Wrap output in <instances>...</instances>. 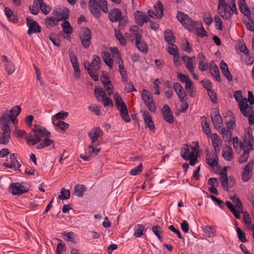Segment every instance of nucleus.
Returning a JSON list of instances; mask_svg holds the SVG:
<instances>
[{
  "instance_id": "1",
  "label": "nucleus",
  "mask_w": 254,
  "mask_h": 254,
  "mask_svg": "<svg viewBox=\"0 0 254 254\" xmlns=\"http://www.w3.org/2000/svg\"><path fill=\"white\" fill-rule=\"evenodd\" d=\"M34 134L29 135L26 139L27 143L29 145L34 146L41 141V137H50L51 133L46 128L35 125L32 129Z\"/></svg>"
},
{
  "instance_id": "2",
  "label": "nucleus",
  "mask_w": 254,
  "mask_h": 254,
  "mask_svg": "<svg viewBox=\"0 0 254 254\" xmlns=\"http://www.w3.org/2000/svg\"><path fill=\"white\" fill-rule=\"evenodd\" d=\"M89 8L92 14L96 17L101 16V9L104 13L108 12L107 0H89Z\"/></svg>"
},
{
  "instance_id": "3",
  "label": "nucleus",
  "mask_w": 254,
  "mask_h": 254,
  "mask_svg": "<svg viewBox=\"0 0 254 254\" xmlns=\"http://www.w3.org/2000/svg\"><path fill=\"white\" fill-rule=\"evenodd\" d=\"M177 18L187 29L190 31L193 30L195 27V23L188 15L179 11L177 15Z\"/></svg>"
},
{
  "instance_id": "4",
  "label": "nucleus",
  "mask_w": 254,
  "mask_h": 254,
  "mask_svg": "<svg viewBox=\"0 0 254 254\" xmlns=\"http://www.w3.org/2000/svg\"><path fill=\"white\" fill-rule=\"evenodd\" d=\"M217 11L218 14L226 20H229L231 18V9L230 5H228L225 0H219Z\"/></svg>"
},
{
  "instance_id": "5",
  "label": "nucleus",
  "mask_w": 254,
  "mask_h": 254,
  "mask_svg": "<svg viewBox=\"0 0 254 254\" xmlns=\"http://www.w3.org/2000/svg\"><path fill=\"white\" fill-rule=\"evenodd\" d=\"M142 97L148 110L152 112H155L156 108L152 94L146 89H143Z\"/></svg>"
},
{
  "instance_id": "6",
  "label": "nucleus",
  "mask_w": 254,
  "mask_h": 254,
  "mask_svg": "<svg viewBox=\"0 0 254 254\" xmlns=\"http://www.w3.org/2000/svg\"><path fill=\"white\" fill-rule=\"evenodd\" d=\"M79 38L82 46L87 49L91 44V33L90 29L87 27L84 28L79 36Z\"/></svg>"
},
{
  "instance_id": "7",
  "label": "nucleus",
  "mask_w": 254,
  "mask_h": 254,
  "mask_svg": "<svg viewBox=\"0 0 254 254\" xmlns=\"http://www.w3.org/2000/svg\"><path fill=\"white\" fill-rule=\"evenodd\" d=\"M26 25L29 29L27 31V34L29 35L33 33H39L41 31V27L37 22L34 21L33 19L28 16L26 19Z\"/></svg>"
},
{
  "instance_id": "8",
  "label": "nucleus",
  "mask_w": 254,
  "mask_h": 254,
  "mask_svg": "<svg viewBox=\"0 0 254 254\" xmlns=\"http://www.w3.org/2000/svg\"><path fill=\"white\" fill-rule=\"evenodd\" d=\"M254 164V159L250 161L244 168L241 175L242 179L244 182H248L251 179Z\"/></svg>"
},
{
  "instance_id": "9",
  "label": "nucleus",
  "mask_w": 254,
  "mask_h": 254,
  "mask_svg": "<svg viewBox=\"0 0 254 254\" xmlns=\"http://www.w3.org/2000/svg\"><path fill=\"white\" fill-rule=\"evenodd\" d=\"M102 133L103 132L99 127H93L88 132V136L91 140L92 145L98 141L99 138L102 135Z\"/></svg>"
},
{
  "instance_id": "10",
  "label": "nucleus",
  "mask_w": 254,
  "mask_h": 254,
  "mask_svg": "<svg viewBox=\"0 0 254 254\" xmlns=\"http://www.w3.org/2000/svg\"><path fill=\"white\" fill-rule=\"evenodd\" d=\"M7 162H4L3 165L7 168L13 169L15 170L16 168H19L21 165L17 160L16 154L13 153L11 154L9 156V160H7Z\"/></svg>"
},
{
  "instance_id": "11",
  "label": "nucleus",
  "mask_w": 254,
  "mask_h": 254,
  "mask_svg": "<svg viewBox=\"0 0 254 254\" xmlns=\"http://www.w3.org/2000/svg\"><path fill=\"white\" fill-rule=\"evenodd\" d=\"M53 15L56 17V18L58 19L59 21L62 20H65L69 17V11L67 8L64 9H56L53 11Z\"/></svg>"
},
{
  "instance_id": "12",
  "label": "nucleus",
  "mask_w": 254,
  "mask_h": 254,
  "mask_svg": "<svg viewBox=\"0 0 254 254\" xmlns=\"http://www.w3.org/2000/svg\"><path fill=\"white\" fill-rule=\"evenodd\" d=\"M174 88L180 99V101L182 103L187 101V96L186 93L180 83L178 82L175 83L174 84Z\"/></svg>"
},
{
  "instance_id": "13",
  "label": "nucleus",
  "mask_w": 254,
  "mask_h": 254,
  "mask_svg": "<svg viewBox=\"0 0 254 254\" xmlns=\"http://www.w3.org/2000/svg\"><path fill=\"white\" fill-rule=\"evenodd\" d=\"M108 17L112 22H118L122 18V11L118 8L111 9L109 12Z\"/></svg>"
},
{
  "instance_id": "14",
  "label": "nucleus",
  "mask_w": 254,
  "mask_h": 254,
  "mask_svg": "<svg viewBox=\"0 0 254 254\" xmlns=\"http://www.w3.org/2000/svg\"><path fill=\"white\" fill-rule=\"evenodd\" d=\"M134 17L136 23L140 26H142L144 23L149 21L147 15L140 11H136L134 12Z\"/></svg>"
},
{
  "instance_id": "15",
  "label": "nucleus",
  "mask_w": 254,
  "mask_h": 254,
  "mask_svg": "<svg viewBox=\"0 0 254 254\" xmlns=\"http://www.w3.org/2000/svg\"><path fill=\"white\" fill-rule=\"evenodd\" d=\"M162 114L165 121L170 124L174 122V118L169 106L165 105L162 109Z\"/></svg>"
},
{
  "instance_id": "16",
  "label": "nucleus",
  "mask_w": 254,
  "mask_h": 254,
  "mask_svg": "<svg viewBox=\"0 0 254 254\" xmlns=\"http://www.w3.org/2000/svg\"><path fill=\"white\" fill-rule=\"evenodd\" d=\"M3 63L4 64V66L5 70L8 75H11L15 70V64L11 61L8 60L7 57L6 56H2Z\"/></svg>"
},
{
  "instance_id": "17",
  "label": "nucleus",
  "mask_w": 254,
  "mask_h": 254,
  "mask_svg": "<svg viewBox=\"0 0 254 254\" xmlns=\"http://www.w3.org/2000/svg\"><path fill=\"white\" fill-rule=\"evenodd\" d=\"M9 191L14 195L21 194L26 191L25 188L19 183H12L10 185Z\"/></svg>"
},
{
  "instance_id": "18",
  "label": "nucleus",
  "mask_w": 254,
  "mask_h": 254,
  "mask_svg": "<svg viewBox=\"0 0 254 254\" xmlns=\"http://www.w3.org/2000/svg\"><path fill=\"white\" fill-rule=\"evenodd\" d=\"M199 59L198 67L199 69L203 71L208 69V64L207 63L205 56L202 53H200L198 55Z\"/></svg>"
},
{
  "instance_id": "19",
  "label": "nucleus",
  "mask_w": 254,
  "mask_h": 254,
  "mask_svg": "<svg viewBox=\"0 0 254 254\" xmlns=\"http://www.w3.org/2000/svg\"><path fill=\"white\" fill-rule=\"evenodd\" d=\"M2 132L0 133V144H7L10 138V128H1Z\"/></svg>"
},
{
  "instance_id": "20",
  "label": "nucleus",
  "mask_w": 254,
  "mask_h": 254,
  "mask_svg": "<svg viewBox=\"0 0 254 254\" xmlns=\"http://www.w3.org/2000/svg\"><path fill=\"white\" fill-rule=\"evenodd\" d=\"M211 118L212 123L216 129L221 128L222 123V118L221 117L219 111H216L212 114H211Z\"/></svg>"
},
{
  "instance_id": "21",
  "label": "nucleus",
  "mask_w": 254,
  "mask_h": 254,
  "mask_svg": "<svg viewBox=\"0 0 254 254\" xmlns=\"http://www.w3.org/2000/svg\"><path fill=\"white\" fill-rule=\"evenodd\" d=\"M143 118L145 122V128L149 127L151 130H154L155 126L149 113L147 111L144 112L143 114Z\"/></svg>"
},
{
  "instance_id": "22",
  "label": "nucleus",
  "mask_w": 254,
  "mask_h": 254,
  "mask_svg": "<svg viewBox=\"0 0 254 254\" xmlns=\"http://www.w3.org/2000/svg\"><path fill=\"white\" fill-rule=\"evenodd\" d=\"M239 7L241 11L248 17L254 19V15L253 16L251 14V11L246 3V0H242L241 2L239 3Z\"/></svg>"
},
{
  "instance_id": "23",
  "label": "nucleus",
  "mask_w": 254,
  "mask_h": 254,
  "mask_svg": "<svg viewBox=\"0 0 254 254\" xmlns=\"http://www.w3.org/2000/svg\"><path fill=\"white\" fill-rule=\"evenodd\" d=\"M220 64V68L222 71L224 76L228 81H232L233 77L229 70L228 65L223 60L221 61Z\"/></svg>"
},
{
  "instance_id": "24",
  "label": "nucleus",
  "mask_w": 254,
  "mask_h": 254,
  "mask_svg": "<svg viewBox=\"0 0 254 254\" xmlns=\"http://www.w3.org/2000/svg\"><path fill=\"white\" fill-rule=\"evenodd\" d=\"M10 115L5 112L0 117V128H10L8 123L10 122Z\"/></svg>"
},
{
  "instance_id": "25",
  "label": "nucleus",
  "mask_w": 254,
  "mask_h": 254,
  "mask_svg": "<svg viewBox=\"0 0 254 254\" xmlns=\"http://www.w3.org/2000/svg\"><path fill=\"white\" fill-rule=\"evenodd\" d=\"M220 180L222 188L227 191L229 190V178L226 171H221L220 173Z\"/></svg>"
},
{
  "instance_id": "26",
  "label": "nucleus",
  "mask_w": 254,
  "mask_h": 254,
  "mask_svg": "<svg viewBox=\"0 0 254 254\" xmlns=\"http://www.w3.org/2000/svg\"><path fill=\"white\" fill-rule=\"evenodd\" d=\"M206 159L207 163L211 167H215L218 164L216 154L207 153Z\"/></svg>"
},
{
  "instance_id": "27",
  "label": "nucleus",
  "mask_w": 254,
  "mask_h": 254,
  "mask_svg": "<svg viewBox=\"0 0 254 254\" xmlns=\"http://www.w3.org/2000/svg\"><path fill=\"white\" fill-rule=\"evenodd\" d=\"M210 71L211 75L215 78L218 82L221 81L219 69L217 65L212 61L210 64Z\"/></svg>"
},
{
  "instance_id": "28",
  "label": "nucleus",
  "mask_w": 254,
  "mask_h": 254,
  "mask_svg": "<svg viewBox=\"0 0 254 254\" xmlns=\"http://www.w3.org/2000/svg\"><path fill=\"white\" fill-rule=\"evenodd\" d=\"M194 152L192 151L190 152L189 148V146L186 144L181 149V155L182 157L186 160H188L190 158V157H194Z\"/></svg>"
},
{
  "instance_id": "29",
  "label": "nucleus",
  "mask_w": 254,
  "mask_h": 254,
  "mask_svg": "<svg viewBox=\"0 0 254 254\" xmlns=\"http://www.w3.org/2000/svg\"><path fill=\"white\" fill-rule=\"evenodd\" d=\"M240 146L241 148L244 150V153L239 158L238 162L240 163H243L247 161L249 157V154L250 152L249 151V150H246V146L244 143L241 142Z\"/></svg>"
},
{
  "instance_id": "30",
  "label": "nucleus",
  "mask_w": 254,
  "mask_h": 254,
  "mask_svg": "<svg viewBox=\"0 0 254 254\" xmlns=\"http://www.w3.org/2000/svg\"><path fill=\"white\" fill-rule=\"evenodd\" d=\"M34 3L39 5L42 12L45 14H47L51 10V8L45 4L43 0H34Z\"/></svg>"
},
{
  "instance_id": "31",
  "label": "nucleus",
  "mask_w": 254,
  "mask_h": 254,
  "mask_svg": "<svg viewBox=\"0 0 254 254\" xmlns=\"http://www.w3.org/2000/svg\"><path fill=\"white\" fill-rule=\"evenodd\" d=\"M130 32H132V37L135 39V43H138L141 39V34L139 31V28L135 25H132L130 28Z\"/></svg>"
},
{
  "instance_id": "32",
  "label": "nucleus",
  "mask_w": 254,
  "mask_h": 254,
  "mask_svg": "<svg viewBox=\"0 0 254 254\" xmlns=\"http://www.w3.org/2000/svg\"><path fill=\"white\" fill-rule=\"evenodd\" d=\"M182 60L186 64L187 69L191 72L194 71V66L193 65V60L188 56H185L182 57Z\"/></svg>"
},
{
  "instance_id": "33",
  "label": "nucleus",
  "mask_w": 254,
  "mask_h": 254,
  "mask_svg": "<svg viewBox=\"0 0 254 254\" xmlns=\"http://www.w3.org/2000/svg\"><path fill=\"white\" fill-rule=\"evenodd\" d=\"M102 58L104 63L109 67V68H112L113 61L111 58L110 53L108 52H103L102 53Z\"/></svg>"
},
{
  "instance_id": "34",
  "label": "nucleus",
  "mask_w": 254,
  "mask_h": 254,
  "mask_svg": "<svg viewBox=\"0 0 254 254\" xmlns=\"http://www.w3.org/2000/svg\"><path fill=\"white\" fill-rule=\"evenodd\" d=\"M203 231L206 237L212 238L215 236L216 229L214 226H204Z\"/></svg>"
},
{
  "instance_id": "35",
  "label": "nucleus",
  "mask_w": 254,
  "mask_h": 254,
  "mask_svg": "<svg viewBox=\"0 0 254 254\" xmlns=\"http://www.w3.org/2000/svg\"><path fill=\"white\" fill-rule=\"evenodd\" d=\"M202 127L203 131L206 134L208 138L210 137L211 135V129L209 124L206 121V118L205 117H202Z\"/></svg>"
},
{
  "instance_id": "36",
  "label": "nucleus",
  "mask_w": 254,
  "mask_h": 254,
  "mask_svg": "<svg viewBox=\"0 0 254 254\" xmlns=\"http://www.w3.org/2000/svg\"><path fill=\"white\" fill-rule=\"evenodd\" d=\"M101 59L99 56L93 55L92 57V62L91 63L92 68L98 71L100 68Z\"/></svg>"
},
{
  "instance_id": "37",
  "label": "nucleus",
  "mask_w": 254,
  "mask_h": 254,
  "mask_svg": "<svg viewBox=\"0 0 254 254\" xmlns=\"http://www.w3.org/2000/svg\"><path fill=\"white\" fill-rule=\"evenodd\" d=\"M222 156L227 161H230L232 159V149L230 146H227L222 151Z\"/></svg>"
},
{
  "instance_id": "38",
  "label": "nucleus",
  "mask_w": 254,
  "mask_h": 254,
  "mask_svg": "<svg viewBox=\"0 0 254 254\" xmlns=\"http://www.w3.org/2000/svg\"><path fill=\"white\" fill-rule=\"evenodd\" d=\"M114 99L115 104L118 110H120L121 108H122V106H123V105L125 107H127L126 104L123 101L121 97L117 92L114 94Z\"/></svg>"
},
{
  "instance_id": "39",
  "label": "nucleus",
  "mask_w": 254,
  "mask_h": 254,
  "mask_svg": "<svg viewBox=\"0 0 254 254\" xmlns=\"http://www.w3.org/2000/svg\"><path fill=\"white\" fill-rule=\"evenodd\" d=\"M63 31L66 34H71L73 32L72 27L69 22L67 20H64L62 24Z\"/></svg>"
},
{
  "instance_id": "40",
  "label": "nucleus",
  "mask_w": 254,
  "mask_h": 254,
  "mask_svg": "<svg viewBox=\"0 0 254 254\" xmlns=\"http://www.w3.org/2000/svg\"><path fill=\"white\" fill-rule=\"evenodd\" d=\"M119 110L120 111V114L122 119L126 122H129L130 120L128 114L127 107H125L123 105V106H122V108Z\"/></svg>"
},
{
  "instance_id": "41",
  "label": "nucleus",
  "mask_w": 254,
  "mask_h": 254,
  "mask_svg": "<svg viewBox=\"0 0 254 254\" xmlns=\"http://www.w3.org/2000/svg\"><path fill=\"white\" fill-rule=\"evenodd\" d=\"M230 199L232 200L237 209H238L239 211H242L243 204L237 195H234L233 196L231 197Z\"/></svg>"
},
{
  "instance_id": "42",
  "label": "nucleus",
  "mask_w": 254,
  "mask_h": 254,
  "mask_svg": "<svg viewBox=\"0 0 254 254\" xmlns=\"http://www.w3.org/2000/svg\"><path fill=\"white\" fill-rule=\"evenodd\" d=\"M220 132L223 136V140L225 142L230 141L231 140L232 136L231 131L227 129L225 127H223L221 128Z\"/></svg>"
},
{
  "instance_id": "43",
  "label": "nucleus",
  "mask_w": 254,
  "mask_h": 254,
  "mask_svg": "<svg viewBox=\"0 0 254 254\" xmlns=\"http://www.w3.org/2000/svg\"><path fill=\"white\" fill-rule=\"evenodd\" d=\"M152 231L157 237L160 242H162L163 239L161 234L163 233L162 228L158 225H155L152 228Z\"/></svg>"
},
{
  "instance_id": "44",
  "label": "nucleus",
  "mask_w": 254,
  "mask_h": 254,
  "mask_svg": "<svg viewBox=\"0 0 254 254\" xmlns=\"http://www.w3.org/2000/svg\"><path fill=\"white\" fill-rule=\"evenodd\" d=\"M114 32L115 37L118 40L120 44L122 46H125L126 45V40L120 31L119 30H117V29H115Z\"/></svg>"
},
{
  "instance_id": "45",
  "label": "nucleus",
  "mask_w": 254,
  "mask_h": 254,
  "mask_svg": "<svg viewBox=\"0 0 254 254\" xmlns=\"http://www.w3.org/2000/svg\"><path fill=\"white\" fill-rule=\"evenodd\" d=\"M164 38L166 42L169 44H173L175 42V37L173 35V33L170 31H165L164 33Z\"/></svg>"
},
{
  "instance_id": "46",
  "label": "nucleus",
  "mask_w": 254,
  "mask_h": 254,
  "mask_svg": "<svg viewBox=\"0 0 254 254\" xmlns=\"http://www.w3.org/2000/svg\"><path fill=\"white\" fill-rule=\"evenodd\" d=\"M61 194L59 195V198L62 200L68 199L70 197V191L68 190H66L65 188H63L61 189Z\"/></svg>"
},
{
  "instance_id": "47",
  "label": "nucleus",
  "mask_w": 254,
  "mask_h": 254,
  "mask_svg": "<svg viewBox=\"0 0 254 254\" xmlns=\"http://www.w3.org/2000/svg\"><path fill=\"white\" fill-rule=\"evenodd\" d=\"M85 190L83 185H77L74 188V194L78 197H81L83 195V191Z\"/></svg>"
},
{
  "instance_id": "48",
  "label": "nucleus",
  "mask_w": 254,
  "mask_h": 254,
  "mask_svg": "<svg viewBox=\"0 0 254 254\" xmlns=\"http://www.w3.org/2000/svg\"><path fill=\"white\" fill-rule=\"evenodd\" d=\"M59 22L58 19L53 17H50L45 19V23L47 27H54L58 25Z\"/></svg>"
},
{
  "instance_id": "49",
  "label": "nucleus",
  "mask_w": 254,
  "mask_h": 254,
  "mask_svg": "<svg viewBox=\"0 0 254 254\" xmlns=\"http://www.w3.org/2000/svg\"><path fill=\"white\" fill-rule=\"evenodd\" d=\"M135 44L136 45V47H137L138 49L143 53L146 54L147 53L148 49H147V46L145 42L143 41H140L138 42V43L136 42Z\"/></svg>"
},
{
  "instance_id": "50",
  "label": "nucleus",
  "mask_w": 254,
  "mask_h": 254,
  "mask_svg": "<svg viewBox=\"0 0 254 254\" xmlns=\"http://www.w3.org/2000/svg\"><path fill=\"white\" fill-rule=\"evenodd\" d=\"M154 8L159 17H162L163 15V5L159 0L158 1L157 5L154 6Z\"/></svg>"
},
{
  "instance_id": "51",
  "label": "nucleus",
  "mask_w": 254,
  "mask_h": 254,
  "mask_svg": "<svg viewBox=\"0 0 254 254\" xmlns=\"http://www.w3.org/2000/svg\"><path fill=\"white\" fill-rule=\"evenodd\" d=\"M237 233L239 240L243 243L247 241L245 232L240 228H237Z\"/></svg>"
},
{
  "instance_id": "52",
  "label": "nucleus",
  "mask_w": 254,
  "mask_h": 254,
  "mask_svg": "<svg viewBox=\"0 0 254 254\" xmlns=\"http://www.w3.org/2000/svg\"><path fill=\"white\" fill-rule=\"evenodd\" d=\"M144 227L142 225H138L135 227L134 236L136 237H139L143 235V231Z\"/></svg>"
},
{
  "instance_id": "53",
  "label": "nucleus",
  "mask_w": 254,
  "mask_h": 254,
  "mask_svg": "<svg viewBox=\"0 0 254 254\" xmlns=\"http://www.w3.org/2000/svg\"><path fill=\"white\" fill-rule=\"evenodd\" d=\"M181 44L182 48L186 52L190 53L192 52V48L190 46V43L188 40L185 39Z\"/></svg>"
},
{
  "instance_id": "54",
  "label": "nucleus",
  "mask_w": 254,
  "mask_h": 254,
  "mask_svg": "<svg viewBox=\"0 0 254 254\" xmlns=\"http://www.w3.org/2000/svg\"><path fill=\"white\" fill-rule=\"evenodd\" d=\"M216 29L222 31L223 30L222 22L221 18L218 15H215L214 18Z\"/></svg>"
},
{
  "instance_id": "55",
  "label": "nucleus",
  "mask_w": 254,
  "mask_h": 254,
  "mask_svg": "<svg viewBox=\"0 0 254 254\" xmlns=\"http://www.w3.org/2000/svg\"><path fill=\"white\" fill-rule=\"evenodd\" d=\"M171 45V47H169L168 49V53L173 56H175L177 55H179V50L177 48V47L173 44H170Z\"/></svg>"
},
{
  "instance_id": "56",
  "label": "nucleus",
  "mask_w": 254,
  "mask_h": 254,
  "mask_svg": "<svg viewBox=\"0 0 254 254\" xmlns=\"http://www.w3.org/2000/svg\"><path fill=\"white\" fill-rule=\"evenodd\" d=\"M57 240L58 241H60L61 242L59 243L57 245L56 253L57 254H62V253L63 251H65V245L64 243H62V240H61L60 239H57Z\"/></svg>"
},
{
  "instance_id": "57",
  "label": "nucleus",
  "mask_w": 254,
  "mask_h": 254,
  "mask_svg": "<svg viewBox=\"0 0 254 254\" xmlns=\"http://www.w3.org/2000/svg\"><path fill=\"white\" fill-rule=\"evenodd\" d=\"M20 112V107L19 106H15L10 110V114L9 115L13 116V118H16Z\"/></svg>"
},
{
  "instance_id": "58",
  "label": "nucleus",
  "mask_w": 254,
  "mask_h": 254,
  "mask_svg": "<svg viewBox=\"0 0 254 254\" xmlns=\"http://www.w3.org/2000/svg\"><path fill=\"white\" fill-rule=\"evenodd\" d=\"M212 140V143L214 148L218 147L219 143V139L217 133H213L210 135Z\"/></svg>"
},
{
  "instance_id": "59",
  "label": "nucleus",
  "mask_w": 254,
  "mask_h": 254,
  "mask_svg": "<svg viewBox=\"0 0 254 254\" xmlns=\"http://www.w3.org/2000/svg\"><path fill=\"white\" fill-rule=\"evenodd\" d=\"M240 110H243V109H251V107L249 106L247 104V101L245 99L243 101H240L238 104Z\"/></svg>"
},
{
  "instance_id": "60",
  "label": "nucleus",
  "mask_w": 254,
  "mask_h": 254,
  "mask_svg": "<svg viewBox=\"0 0 254 254\" xmlns=\"http://www.w3.org/2000/svg\"><path fill=\"white\" fill-rule=\"evenodd\" d=\"M248 18V21L246 22V26L248 30L254 32V21L252 20L253 18Z\"/></svg>"
},
{
  "instance_id": "61",
  "label": "nucleus",
  "mask_w": 254,
  "mask_h": 254,
  "mask_svg": "<svg viewBox=\"0 0 254 254\" xmlns=\"http://www.w3.org/2000/svg\"><path fill=\"white\" fill-rule=\"evenodd\" d=\"M68 112H64L61 111L58 113L54 115V118H55L57 120H64L68 116Z\"/></svg>"
},
{
  "instance_id": "62",
  "label": "nucleus",
  "mask_w": 254,
  "mask_h": 254,
  "mask_svg": "<svg viewBox=\"0 0 254 254\" xmlns=\"http://www.w3.org/2000/svg\"><path fill=\"white\" fill-rule=\"evenodd\" d=\"M142 167V164H140L137 167L130 171V174L132 176H135L139 174L141 172Z\"/></svg>"
},
{
  "instance_id": "63",
  "label": "nucleus",
  "mask_w": 254,
  "mask_h": 254,
  "mask_svg": "<svg viewBox=\"0 0 254 254\" xmlns=\"http://www.w3.org/2000/svg\"><path fill=\"white\" fill-rule=\"evenodd\" d=\"M196 35L200 37H203L207 36V33L203 26L200 28L195 29Z\"/></svg>"
},
{
  "instance_id": "64",
  "label": "nucleus",
  "mask_w": 254,
  "mask_h": 254,
  "mask_svg": "<svg viewBox=\"0 0 254 254\" xmlns=\"http://www.w3.org/2000/svg\"><path fill=\"white\" fill-rule=\"evenodd\" d=\"M246 146V150H249L250 152L254 150V138L248 139V144Z\"/></svg>"
}]
</instances>
